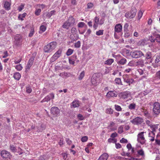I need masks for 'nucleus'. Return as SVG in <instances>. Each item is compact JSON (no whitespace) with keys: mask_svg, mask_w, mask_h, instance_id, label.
Here are the masks:
<instances>
[{"mask_svg":"<svg viewBox=\"0 0 160 160\" xmlns=\"http://www.w3.org/2000/svg\"><path fill=\"white\" fill-rule=\"evenodd\" d=\"M57 43L56 42H52L45 46L43 48V51L45 52H51L57 47Z\"/></svg>","mask_w":160,"mask_h":160,"instance_id":"obj_1","label":"nucleus"},{"mask_svg":"<svg viewBox=\"0 0 160 160\" xmlns=\"http://www.w3.org/2000/svg\"><path fill=\"white\" fill-rule=\"evenodd\" d=\"M75 22L74 19L72 17H70L68 20L64 22L62 25V27L64 28L68 29L69 27Z\"/></svg>","mask_w":160,"mask_h":160,"instance_id":"obj_2","label":"nucleus"},{"mask_svg":"<svg viewBox=\"0 0 160 160\" xmlns=\"http://www.w3.org/2000/svg\"><path fill=\"white\" fill-rule=\"evenodd\" d=\"M145 132H141L138 133L137 135L138 142L142 145L144 144L146 142V140L144 136V134Z\"/></svg>","mask_w":160,"mask_h":160,"instance_id":"obj_3","label":"nucleus"},{"mask_svg":"<svg viewBox=\"0 0 160 160\" xmlns=\"http://www.w3.org/2000/svg\"><path fill=\"white\" fill-rule=\"evenodd\" d=\"M137 12V10L135 8H133L130 12H127L125 14V17L127 18L132 19L134 17Z\"/></svg>","mask_w":160,"mask_h":160,"instance_id":"obj_4","label":"nucleus"},{"mask_svg":"<svg viewBox=\"0 0 160 160\" xmlns=\"http://www.w3.org/2000/svg\"><path fill=\"white\" fill-rule=\"evenodd\" d=\"M130 55L132 58H138L144 56V54L140 50H136L133 52H131Z\"/></svg>","mask_w":160,"mask_h":160,"instance_id":"obj_5","label":"nucleus"},{"mask_svg":"<svg viewBox=\"0 0 160 160\" xmlns=\"http://www.w3.org/2000/svg\"><path fill=\"white\" fill-rule=\"evenodd\" d=\"M130 122L134 125H139L143 122V119L142 118L138 117L131 120Z\"/></svg>","mask_w":160,"mask_h":160,"instance_id":"obj_6","label":"nucleus"},{"mask_svg":"<svg viewBox=\"0 0 160 160\" xmlns=\"http://www.w3.org/2000/svg\"><path fill=\"white\" fill-rule=\"evenodd\" d=\"M60 112V109L57 107H53L51 108L50 112L53 117H57Z\"/></svg>","mask_w":160,"mask_h":160,"instance_id":"obj_7","label":"nucleus"},{"mask_svg":"<svg viewBox=\"0 0 160 160\" xmlns=\"http://www.w3.org/2000/svg\"><path fill=\"white\" fill-rule=\"evenodd\" d=\"M153 111L155 114H158L160 112V105L158 102H155L153 104Z\"/></svg>","mask_w":160,"mask_h":160,"instance_id":"obj_8","label":"nucleus"},{"mask_svg":"<svg viewBox=\"0 0 160 160\" xmlns=\"http://www.w3.org/2000/svg\"><path fill=\"white\" fill-rule=\"evenodd\" d=\"M62 52L61 50L59 49L57 51L51 58V62H53L61 56Z\"/></svg>","mask_w":160,"mask_h":160,"instance_id":"obj_9","label":"nucleus"},{"mask_svg":"<svg viewBox=\"0 0 160 160\" xmlns=\"http://www.w3.org/2000/svg\"><path fill=\"white\" fill-rule=\"evenodd\" d=\"M71 32L72 34L70 35V38L72 40H75L78 38L77 32V30L76 28L73 27L72 28Z\"/></svg>","mask_w":160,"mask_h":160,"instance_id":"obj_10","label":"nucleus"},{"mask_svg":"<svg viewBox=\"0 0 160 160\" xmlns=\"http://www.w3.org/2000/svg\"><path fill=\"white\" fill-rule=\"evenodd\" d=\"M130 95V93L129 91H125L120 93L118 97L121 99H126Z\"/></svg>","mask_w":160,"mask_h":160,"instance_id":"obj_11","label":"nucleus"},{"mask_svg":"<svg viewBox=\"0 0 160 160\" xmlns=\"http://www.w3.org/2000/svg\"><path fill=\"white\" fill-rule=\"evenodd\" d=\"M152 35V36L150 38V41L152 42H156L158 43H160V35L158 34Z\"/></svg>","mask_w":160,"mask_h":160,"instance_id":"obj_12","label":"nucleus"},{"mask_svg":"<svg viewBox=\"0 0 160 160\" xmlns=\"http://www.w3.org/2000/svg\"><path fill=\"white\" fill-rule=\"evenodd\" d=\"M22 38V37L20 34H17L16 35L14 38V43L16 45L19 46L21 44Z\"/></svg>","mask_w":160,"mask_h":160,"instance_id":"obj_13","label":"nucleus"},{"mask_svg":"<svg viewBox=\"0 0 160 160\" xmlns=\"http://www.w3.org/2000/svg\"><path fill=\"white\" fill-rule=\"evenodd\" d=\"M1 157L3 158L10 159L12 157L11 153L6 150H3L1 152Z\"/></svg>","mask_w":160,"mask_h":160,"instance_id":"obj_14","label":"nucleus"},{"mask_svg":"<svg viewBox=\"0 0 160 160\" xmlns=\"http://www.w3.org/2000/svg\"><path fill=\"white\" fill-rule=\"evenodd\" d=\"M99 79L98 75L96 74H95L91 78V82L92 84L96 85L97 83H98Z\"/></svg>","mask_w":160,"mask_h":160,"instance_id":"obj_15","label":"nucleus"},{"mask_svg":"<svg viewBox=\"0 0 160 160\" xmlns=\"http://www.w3.org/2000/svg\"><path fill=\"white\" fill-rule=\"evenodd\" d=\"M34 59V58L33 57H32L29 59L26 67V70L28 71L29 69L33 64Z\"/></svg>","mask_w":160,"mask_h":160,"instance_id":"obj_16","label":"nucleus"},{"mask_svg":"<svg viewBox=\"0 0 160 160\" xmlns=\"http://www.w3.org/2000/svg\"><path fill=\"white\" fill-rule=\"evenodd\" d=\"M118 95V93L114 91H111L108 92L106 94V97L108 98L116 97Z\"/></svg>","mask_w":160,"mask_h":160,"instance_id":"obj_17","label":"nucleus"},{"mask_svg":"<svg viewBox=\"0 0 160 160\" xmlns=\"http://www.w3.org/2000/svg\"><path fill=\"white\" fill-rule=\"evenodd\" d=\"M54 96L53 94L50 93L46 97L42 100L41 101V102H48L51 99H53L54 98Z\"/></svg>","mask_w":160,"mask_h":160,"instance_id":"obj_18","label":"nucleus"},{"mask_svg":"<svg viewBox=\"0 0 160 160\" xmlns=\"http://www.w3.org/2000/svg\"><path fill=\"white\" fill-rule=\"evenodd\" d=\"M56 11L52 10L49 12H46L43 14V17L45 18H50L52 15L55 14Z\"/></svg>","mask_w":160,"mask_h":160,"instance_id":"obj_19","label":"nucleus"},{"mask_svg":"<svg viewBox=\"0 0 160 160\" xmlns=\"http://www.w3.org/2000/svg\"><path fill=\"white\" fill-rule=\"evenodd\" d=\"M99 18L97 16H96L94 19V23L93 28L94 29H96L98 27L99 24Z\"/></svg>","mask_w":160,"mask_h":160,"instance_id":"obj_20","label":"nucleus"},{"mask_svg":"<svg viewBox=\"0 0 160 160\" xmlns=\"http://www.w3.org/2000/svg\"><path fill=\"white\" fill-rule=\"evenodd\" d=\"M122 29V26L120 24H117L114 27V32L119 33L120 32Z\"/></svg>","mask_w":160,"mask_h":160,"instance_id":"obj_21","label":"nucleus"},{"mask_svg":"<svg viewBox=\"0 0 160 160\" xmlns=\"http://www.w3.org/2000/svg\"><path fill=\"white\" fill-rule=\"evenodd\" d=\"M77 59V56L73 55L70 57L69 58V62L70 64L73 65L75 63V61Z\"/></svg>","mask_w":160,"mask_h":160,"instance_id":"obj_22","label":"nucleus"},{"mask_svg":"<svg viewBox=\"0 0 160 160\" xmlns=\"http://www.w3.org/2000/svg\"><path fill=\"white\" fill-rule=\"evenodd\" d=\"M11 2L6 1L4 4V7L7 10H9L11 9Z\"/></svg>","mask_w":160,"mask_h":160,"instance_id":"obj_23","label":"nucleus"},{"mask_svg":"<svg viewBox=\"0 0 160 160\" xmlns=\"http://www.w3.org/2000/svg\"><path fill=\"white\" fill-rule=\"evenodd\" d=\"M108 157V156L107 153H104L99 157L98 160H107Z\"/></svg>","mask_w":160,"mask_h":160,"instance_id":"obj_24","label":"nucleus"},{"mask_svg":"<svg viewBox=\"0 0 160 160\" xmlns=\"http://www.w3.org/2000/svg\"><path fill=\"white\" fill-rule=\"evenodd\" d=\"M45 128V126L42 124H40L38 127H37V131L38 132H41L44 130Z\"/></svg>","mask_w":160,"mask_h":160,"instance_id":"obj_25","label":"nucleus"},{"mask_svg":"<svg viewBox=\"0 0 160 160\" xmlns=\"http://www.w3.org/2000/svg\"><path fill=\"white\" fill-rule=\"evenodd\" d=\"M124 82L130 85L134 81V80L132 78H124Z\"/></svg>","mask_w":160,"mask_h":160,"instance_id":"obj_26","label":"nucleus"},{"mask_svg":"<svg viewBox=\"0 0 160 160\" xmlns=\"http://www.w3.org/2000/svg\"><path fill=\"white\" fill-rule=\"evenodd\" d=\"M137 153L138 156H141L142 158H144L145 157L144 152L142 149L138 150L137 151Z\"/></svg>","mask_w":160,"mask_h":160,"instance_id":"obj_27","label":"nucleus"},{"mask_svg":"<svg viewBox=\"0 0 160 160\" xmlns=\"http://www.w3.org/2000/svg\"><path fill=\"white\" fill-rule=\"evenodd\" d=\"M127 62V60L124 58H122L119 61L117 62V63L119 64L124 65Z\"/></svg>","mask_w":160,"mask_h":160,"instance_id":"obj_28","label":"nucleus"},{"mask_svg":"<svg viewBox=\"0 0 160 160\" xmlns=\"http://www.w3.org/2000/svg\"><path fill=\"white\" fill-rule=\"evenodd\" d=\"M21 77V75L18 72H16L14 73L13 75V77L16 80H19Z\"/></svg>","mask_w":160,"mask_h":160,"instance_id":"obj_29","label":"nucleus"},{"mask_svg":"<svg viewBox=\"0 0 160 160\" xmlns=\"http://www.w3.org/2000/svg\"><path fill=\"white\" fill-rule=\"evenodd\" d=\"M155 136V133L153 132H149V139L151 141H153L154 140V137Z\"/></svg>","mask_w":160,"mask_h":160,"instance_id":"obj_30","label":"nucleus"},{"mask_svg":"<svg viewBox=\"0 0 160 160\" xmlns=\"http://www.w3.org/2000/svg\"><path fill=\"white\" fill-rule=\"evenodd\" d=\"M47 28V27L44 25H41L40 27V31L39 32L40 33H42L44 32Z\"/></svg>","mask_w":160,"mask_h":160,"instance_id":"obj_31","label":"nucleus"},{"mask_svg":"<svg viewBox=\"0 0 160 160\" xmlns=\"http://www.w3.org/2000/svg\"><path fill=\"white\" fill-rule=\"evenodd\" d=\"M150 128L152 131L149 132H153V133H155V132H156V130L158 128V127L157 125H153Z\"/></svg>","mask_w":160,"mask_h":160,"instance_id":"obj_32","label":"nucleus"},{"mask_svg":"<svg viewBox=\"0 0 160 160\" xmlns=\"http://www.w3.org/2000/svg\"><path fill=\"white\" fill-rule=\"evenodd\" d=\"M114 60L112 58L108 59L105 62V64L108 65H110L113 62Z\"/></svg>","mask_w":160,"mask_h":160,"instance_id":"obj_33","label":"nucleus"},{"mask_svg":"<svg viewBox=\"0 0 160 160\" xmlns=\"http://www.w3.org/2000/svg\"><path fill=\"white\" fill-rule=\"evenodd\" d=\"M115 83L119 85H122L121 79L119 78H116L114 80Z\"/></svg>","mask_w":160,"mask_h":160,"instance_id":"obj_34","label":"nucleus"},{"mask_svg":"<svg viewBox=\"0 0 160 160\" xmlns=\"http://www.w3.org/2000/svg\"><path fill=\"white\" fill-rule=\"evenodd\" d=\"M27 13L26 12H24L21 14H20L18 16V18L19 19L22 21L24 20V18L27 15Z\"/></svg>","mask_w":160,"mask_h":160,"instance_id":"obj_35","label":"nucleus"},{"mask_svg":"<svg viewBox=\"0 0 160 160\" xmlns=\"http://www.w3.org/2000/svg\"><path fill=\"white\" fill-rule=\"evenodd\" d=\"M136 107V105L134 103L130 104L128 106V108L130 110H135Z\"/></svg>","mask_w":160,"mask_h":160,"instance_id":"obj_36","label":"nucleus"},{"mask_svg":"<svg viewBox=\"0 0 160 160\" xmlns=\"http://www.w3.org/2000/svg\"><path fill=\"white\" fill-rule=\"evenodd\" d=\"M154 30L152 32V35L158 34L160 33V30L157 29L156 28H154Z\"/></svg>","mask_w":160,"mask_h":160,"instance_id":"obj_37","label":"nucleus"},{"mask_svg":"<svg viewBox=\"0 0 160 160\" xmlns=\"http://www.w3.org/2000/svg\"><path fill=\"white\" fill-rule=\"evenodd\" d=\"M10 149L11 151L13 152H16L17 151L16 148L13 145H10Z\"/></svg>","mask_w":160,"mask_h":160,"instance_id":"obj_38","label":"nucleus"},{"mask_svg":"<svg viewBox=\"0 0 160 160\" xmlns=\"http://www.w3.org/2000/svg\"><path fill=\"white\" fill-rule=\"evenodd\" d=\"M72 106L74 108L79 107V102L78 101H75L72 102Z\"/></svg>","mask_w":160,"mask_h":160,"instance_id":"obj_39","label":"nucleus"},{"mask_svg":"<svg viewBox=\"0 0 160 160\" xmlns=\"http://www.w3.org/2000/svg\"><path fill=\"white\" fill-rule=\"evenodd\" d=\"M155 78L156 79L160 80V70L156 72L155 75Z\"/></svg>","mask_w":160,"mask_h":160,"instance_id":"obj_40","label":"nucleus"},{"mask_svg":"<svg viewBox=\"0 0 160 160\" xmlns=\"http://www.w3.org/2000/svg\"><path fill=\"white\" fill-rule=\"evenodd\" d=\"M152 56V53L150 52H147L145 55V58L146 59H150Z\"/></svg>","mask_w":160,"mask_h":160,"instance_id":"obj_41","label":"nucleus"},{"mask_svg":"<svg viewBox=\"0 0 160 160\" xmlns=\"http://www.w3.org/2000/svg\"><path fill=\"white\" fill-rule=\"evenodd\" d=\"M87 7L88 9H92L94 7V4L92 2H89L87 4Z\"/></svg>","mask_w":160,"mask_h":160,"instance_id":"obj_42","label":"nucleus"},{"mask_svg":"<svg viewBox=\"0 0 160 160\" xmlns=\"http://www.w3.org/2000/svg\"><path fill=\"white\" fill-rule=\"evenodd\" d=\"M127 66L133 67L136 66V64L134 61H131L129 62Z\"/></svg>","mask_w":160,"mask_h":160,"instance_id":"obj_43","label":"nucleus"},{"mask_svg":"<svg viewBox=\"0 0 160 160\" xmlns=\"http://www.w3.org/2000/svg\"><path fill=\"white\" fill-rule=\"evenodd\" d=\"M73 52V49H72L70 48H69L68 50L66 52V55L68 56H70V55H71L72 53Z\"/></svg>","mask_w":160,"mask_h":160,"instance_id":"obj_44","label":"nucleus"},{"mask_svg":"<svg viewBox=\"0 0 160 160\" xmlns=\"http://www.w3.org/2000/svg\"><path fill=\"white\" fill-rule=\"evenodd\" d=\"M129 54V50L128 49H125L123 52V55L125 57L128 56Z\"/></svg>","mask_w":160,"mask_h":160,"instance_id":"obj_45","label":"nucleus"},{"mask_svg":"<svg viewBox=\"0 0 160 160\" xmlns=\"http://www.w3.org/2000/svg\"><path fill=\"white\" fill-rule=\"evenodd\" d=\"M59 75L64 78H66L68 77V73L67 72H63L60 73Z\"/></svg>","mask_w":160,"mask_h":160,"instance_id":"obj_46","label":"nucleus"},{"mask_svg":"<svg viewBox=\"0 0 160 160\" xmlns=\"http://www.w3.org/2000/svg\"><path fill=\"white\" fill-rule=\"evenodd\" d=\"M85 76V72L84 71H82L78 77V79L79 80H81Z\"/></svg>","mask_w":160,"mask_h":160,"instance_id":"obj_47","label":"nucleus"},{"mask_svg":"<svg viewBox=\"0 0 160 160\" xmlns=\"http://www.w3.org/2000/svg\"><path fill=\"white\" fill-rule=\"evenodd\" d=\"M144 62L142 60L139 59L136 62V65L142 66L143 65Z\"/></svg>","mask_w":160,"mask_h":160,"instance_id":"obj_48","label":"nucleus"},{"mask_svg":"<svg viewBox=\"0 0 160 160\" xmlns=\"http://www.w3.org/2000/svg\"><path fill=\"white\" fill-rule=\"evenodd\" d=\"M103 30H100L96 31V34L98 36L102 35L103 34Z\"/></svg>","mask_w":160,"mask_h":160,"instance_id":"obj_49","label":"nucleus"},{"mask_svg":"<svg viewBox=\"0 0 160 160\" xmlns=\"http://www.w3.org/2000/svg\"><path fill=\"white\" fill-rule=\"evenodd\" d=\"M108 142L110 143L112 142L113 143H116L117 141V140L115 138H110L108 139Z\"/></svg>","mask_w":160,"mask_h":160,"instance_id":"obj_50","label":"nucleus"},{"mask_svg":"<svg viewBox=\"0 0 160 160\" xmlns=\"http://www.w3.org/2000/svg\"><path fill=\"white\" fill-rule=\"evenodd\" d=\"M15 67V68L18 71H19L21 70L22 68V66L21 64L16 65Z\"/></svg>","mask_w":160,"mask_h":160,"instance_id":"obj_51","label":"nucleus"},{"mask_svg":"<svg viewBox=\"0 0 160 160\" xmlns=\"http://www.w3.org/2000/svg\"><path fill=\"white\" fill-rule=\"evenodd\" d=\"M85 24L82 22H80L78 24V28H83L85 25Z\"/></svg>","mask_w":160,"mask_h":160,"instance_id":"obj_52","label":"nucleus"},{"mask_svg":"<svg viewBox=\"0 0 160 160\" xmlns=\"http://www.w3.org/2000/svg\"><path fill=\"white\" fill-rule=\"evenodd\" d=\"M115 107L116 110L117 111H122V108L120 106L117 105H115Z\"/></svg>","mask_w":160,"mask_h":160,"instance_id":"obj_53","label":"nucleus"},{"mask_svg":"<svg viewBox=\"0 0 160 160\" xmlns=\"http://www.w3.org/2000/svg\"><path fill=\"white\" fill-rule=\"evenodd\" d=\"M106 112L107 113L112 114L113 113V110L111 108H108L106 109Z\"/></svg>","mask_w":160,"mask_h":160,"instance_id":"obj_54","label":"nucleus"},{"mask_svg":"<svg viewBox=\"0 0 160 160\" xmlns=\"http://www.w3.org/2000/svg\"><path fill=\"white\" fill-rule=\"evenodd\" d=\"M81 46V42L80 41H78L74 44V47L76 48H79Z\"/></svg>","mask_w":160,"mask_h":160,"instance_id":"obj_55","label":"nucleus"},{"mask_svg":"<svg viewBox=\"0 0 160 160\" xmlns=\"http://www.w3.org/2000/svg\"><path fill=\"white\" fill-rule=\"evenodd\" d=\"M32 91V89L31 87L29 86H27L26 87V92L28 93H30Z\"/></svg>","mask_w":160,"mask_h":160,"instance_id":"obj_56","label":"nucleus"},{"mask_svg":"<svg viewBox=\"0 0 160 160\" xmlns=\"http://www.w3.org/2000/svg\"><path fill=\"white\" fill-rule=\"evenodd\" d=\"M24 7V4H22L18 8V10L19 12H21L23 8Z\"/></svg>","mask_w":160,"mask_h":160,"instance_id":"obj_57","label":"nucleus"},{"mask_svg":"<svg viewBox=\"0 0 160 160\" xmlns=\"http://www.w3.org/2000/svg\"><path fill=\"white\" fill-rule=\"evenodd\" d=\"M34 33V30L33 28H32L31 29L30 32L28 36L30 37H32Z\"/></svg>","mask_w":160,"mask_h":160,"instance_id":"obj_58","label":"nucleus"},{"mask_svg":"<svg viewBox=\"0 0 160 160\" xmlns=\"http://www.w3.org/2000/svg\"><path fill=\"white\" fill-rule=\"evenodd\" d=\"M123 132V127L122 126H120L118 128V132L121 134Z\"/></svg>","mask_w":160,"mask_h":160,"instance_id":"obj_59","label":"nucleus"},{"mask_svg":"<svg viewBox=\"0 0 160 160\" xmlns=\"http://www.w3.org/2000/svg\"><path fill=\"white\" fill-rule=\"evenodd\" d=\"M22 60V58H19V59L18 58H16L14 60V63L15 64H18Z\"/></svg>","mask_w":160,"mask_h":160,"instance_id":"obj_60","label":"nucleus"},{"mask_svg":"<svg viewBox=\"0 0 160 160\" xmlns=\"http://www.w3.org/2000/svg\"><path fill=\"white\" fill-rule=\"evenodd\" d=\"M62 156L63 159H64L65 160H68V154H67L66 153H62Z\"/></svg>","mask_w":160,"mask_h":160,"instance_id":"obj_61","label":"nucleus"},{"mask_svg":"<svg viewBox=\"0 0 160 160\" xmlns=\"http://www.w3.org/2000/svg\"><path fill=\"white\" fill-rule=\"evenodd\" d=\"M142 12L141 10H140L139 11L138 14V19H140L141 18V17L142 16Z\"/></svg>","mask_w":160,"mask_h":160,"instance_id":"obj_62","label":"nucleus"},{"mask_svg":"<svg viewBox=\"0 0 160 160\" xmlns=\"http://www.w3.org/2000/svg\"><path fill=\"white\" fill-rule=\"evenodd\" d=\"M124 37L126 38H128L130 37V34L128 32V31H124Z\"/></svg>","mask_w":160,"mask_h":160,"instance_id":"obj_63","label":"nucleus"},{"mask_svg":"<svg viewBox=\"0 0 160 160\" xmlns=\"http://www.w3.org/2000/svg\"><path fill=\"white\" fill-rule=\"evenodd\" d=\"M88 138V137L87 136H85L82 138L81 140L82 142H85L87 141Z\"/></svg>","mask_w":160,"mask_h":160,"instance_id":"obj_64","label":"nucleus"}]
</instances>
